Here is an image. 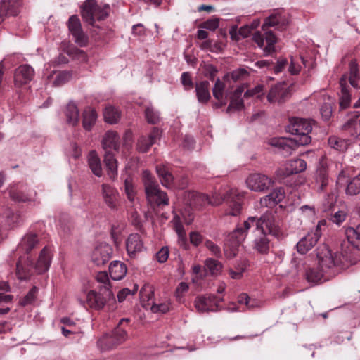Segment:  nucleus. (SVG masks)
<instances>
[{
    "instance_id": "nucleus-21",
    "label": "nucleus",
    "mask_w": 360,
    "mask_h": 360,
    "mask_svg": "<svg viewBox=\"0 0 360 360\" xmlns=\"http://www.w3.org/2000/svg\"><path fill=\"white\" fill-rule=\"evenodd\" d=\"M284 198L285 192L283 188H276L269 195L261 198L260 203L262 206L271 207L282 201Z\"/></svg>"
},
{
    "instance_id": "nucleus-19",
    "label": "nucleus",
    "mask_w": 360,
    "mask_h": 360,
    "mask_svg": "<svg viewBox=\"0 0 360 360\" xmlns=\"http://www.w3.org/2000/svg\"><path fill=\"white\" fill-rule=\"evenodd\" d=\"M101 193L105 204L112 210L116 209L118 201L117 191L110 185L103 184L101 186Z\"/></svg>"
},
{
    "instance_id": "nucleus-25",
    "label": "nucleus",
    "mask_w": 360,
    "mask_h": 360,
    "mask_svg": "<svg viewBox=\"0 0 360 360\" xmlns=\"http://www.w3.org/2000/svg\"><path fill=\"white\" fill-rule=\"evenodd\" d=\"M359 116L358 112H354V118L349 119L347 122L342 125V129L347 130L349 134L354 138L360 139V120H357Z\"/></svg>"
},
{
    "instance_id": "nucleus-59",
    "label": "nucleus",
    "mask_w": 360,
    "mask_h": 360,
    "mask_svg": "<svg viewBox=\"0 0 360 360\" xmlns=\"http://www.w3.org/2000/svg\"><path fill=\"white\" fill-rule=\"evenodd\" d=\"M322 118L325 121H328L332 115V108L330 104H323L320 109Z\"/></svg>"
},
{
    "instance_id": "nucleus-56",
    "label": "nucleus",
    "mask_w": 360,
    "mask_h": 360,
    "mask_svg": "<svg viewBox=\"0 0 360 360\" xmlns=\"http://www.w3.org/2000/svg\"><path fill=\"white\" fill-rule=\"evenodd\" d=\"M335 200L336 197L333 194L329 195L323 203V211H335Z\"/></svg>"
},
{
    "instance_id": "nucleus-38",
    "label": "nucleus",
    "mask_w": 360,
    "mask_h": 360,
    "mask_svg": "<svg viewBox=\"0 0 360 360\" xmlns=\"http://www.w3.org/2000/svg\"><path fill=\"white\" fill-rule=\"evenodd\" d=\"M97 115L95 110L92 109H86L83 112V127L86 131H90L94 125Z\"/></svg>"
},
{
    "instance_id": "nucleus-15",
    "label": "nucleus",
    "mask_w": 360,
    "mask_h": 360,
    "mask_svg": "<svg viewBox=\"0 0 360 360\" xmlns=\"http://www.w3.org/2000/svg\"><path fill=\"white\" fill-rule=\"evenodd\" d=\"M264 32V35L262 34L259 32H256L253 34V40L260 48L264 47L265 40L266 46L264 48V51L268 55L274 51V44L276 42V38L271 31H267L266 30Z\"/></svg>"
},
{
    "instance_id": "nucleus-50",
    "label": "nucleus",
    "mask_w": 360,
    "mask_h": 360,
    "mask_svg": "<svg viewBox=\"0 0 360 360\" xmlns=\"http://www.w3.org/2000/svg\"><path fill=\"white\" fill-rule=\"evenodd\" d=\"M153 146V143L146 136H141L136 143V148L141 153H146Z\"/></svg>"
},
{
    "instance_id": "nucleus-27",
    "label": "nucleus",
    "mask_w": 360,
    "mask_h": 360,
    "mask_svg": "<svg viewBox=\"0 0 360 360\" xmlns=\"http://www.w3.org/2000/svg\"><path fill=\"white\" fill-rule=\"evenodd\" d=\"M195 87L198 101L201 103H207L211 98L209 82L202 81L198 82L195 84Z\"/></svg>"
},
{
    "instance_id": "nucleus-60",
    "label": "nucleus",
    "mask_w": 360,
    "mask_h": 360,
    "mask_svg": "<svg viewBox=\"0 0 360 360\" xmlns=\"http://www.w3.org/2000/svg\"><path fill=\"white\" fill-rule=\"evenodd\" d=\"M188 290V283L185 282H181L176 289V298L181 301V298L183 297L184 294L187 292Z\"/></svg>"
},
{
    "instance_id": "nucleus-61",
    "label": "nucleus",
    "mask_w": 360,
    "mask_h": 360,
    "mask_svg": "<svg viewBox=\"0 0 360 360\" xmlns=\"http://www.w3.org/2000/svg\"><path fill=\"white\" fill-rule=\"evenodd\" d=\"M205 245L208 250L211 251L212 255L217 257H221L220 248L217 245H215L212 241L209 240H206L205 243Z\"/></svg>"
},
{
    "instance_id": "nucleus-40",
    "label": "nucleus",
    "mask_w": 360,
    "mask_h": 360,
    "mask_svg": "<svg viewBox=\"0 0 360 360\" xmlns=\"http://www.w3.org/2000/svg\"><path fill=\"white\" fill-rule=\"evenodd\" d=\"M103 116L105 122L115 124L120 119V112L115 107L108 106L105 108Z\"/></svg>"
},
{
    "instance_id": "nucleus-28",
    "label": "nucleus",
    "mask_w": 360,
    "mask_h": 360,
    "mask_svg": "<svg viewBox=\"0 0 360 360\" xmlns=\"http://www.w3.org/2000/svg\"><path fill=\"white\" fill-rule=\"evenodd\" d=\"M260 235L254 240L253 248L260 254H267L269 251V240L266 232L259 231Z\"/></svg>"
},
{
    "instance_id": "nucleus-55",
    "label": "nucleus",
    "mask_w": 360,
    "mask_h": 360,
    "mask_svg": "<svg viewBox=\"0 0 360 360\" xmlns=\"http://www.w3.org/2000/svg\"><path fill=\"white\" fill-rule=\"evenodd\" d=\"M347 213L343 210L335 211L334 214L331 217V220L333 223L340 225L346 219Z\"/></svg>"
},
{
    "instance_id": "nucleus-14",
    "label": "nucleus",
    "mask_w": 360,
    "mask_h": 360,
    "mask_svg": "<svg viewBox=\"0 0 360 360\" xmlns=\"http://www.w3.org/2000/svg\"><path fill=\"white\" fill-rule=\"evenodd\" d=\"M34 76V69L29 65H20L15 70L14 84L15 86L21 87L32 80Z\"/></svg>"
},
{
    "instance_id": "nucleus-46",
    "label": "nucleus",
    "mask_w": 360,
    "mask_h": 360,
    "mask_svg": "<svg viewBox=\"0 0 360 360\" xmlns=\"http://www.w3.org/2000/svg\"><path fill=\"white\" fill-rule=\"evenodd\" d=\"M145 308H148L150 307L152 313L157 314H165L169 311V303H160L159 304H150V303H148L147 304H143Z\"/></svg>"
},
{
    "instance_id": "nucleus-3",
    "label": "nucleus",
    "mask_w": 360,
    "mask_h": 360,
    "mask_svg": "<svg viewBox=\"0 0 360 360\" xmlns=\"http://www.w3.org/2000/svg\"><path fill=\"white\" fill-rule=\"evenodd\" d=\"M316 124L312 120L294 118L287 127V131L294 135L292 139H281L272 143L284 150L285 155H290L296 146H306L311 143L313 126Z\"/></svg>"
},
{
    "instance_id": "nucleus-47",
    "label": "nucleus",
    "mask_w": 360,
    "mask_h": 360,
    "mask_svg": "<svg viewBox=\"0 0 360 360\" xmlns=\"http://www.w3.org/2000/svg\"><path fill=\"white\" fill-rule=\"evenodd\" d=\"M248 76V72L245 68H238L227 74L225 78L231 77L233 81L238 82L245 79Z\"/></svg>"
},
{
    "instance_id": "nucleus-53",
    "label": "nucleus",
    "mask_w": 360,
    "mask_h": 360,
    "mask_svg": "<svg viewBox=\"0 0 360 360\" xmlns=\"http://www.w3.org/2000/svg\"><path fill=\"white\" fill-rule=\"evenodd\" d=\"M219 19L217 18L209 19L200 25V27L214 31L218 27Z\"/></svg>"
},
{
    "instance_id": "nucleus-9",
    "label": "nucleus",
    "mask_w": 360,
    "mask_h": 360,
    "mask_svg": "<svg viewBox=\"0 0 360 360\" xmlns=\"http://www.w3.org/2000/svg\"><path fill=\"white\" fill-rule=\"evenodd\" d=\"M248 230L243 225V227H237L227 236L225 245L230 248V252L228 254L227 250H225V252L228 257L232 258L236 255V248L245 240Z\"/></svg>"
},
{
    "instance_id": "nucleus-18",
    "label": "nucleus",
    "mask_w": 360,
    "mask_h": 360,
    "mask_svg": "<svg viewBox=\"0 0 360 360\" xmlns=\"http://www.w3.org/2000/svg\"><path fill=\"white\" fill-rule=\"evenodd\" d=\"M320 231L316 230L314 233H309L303 237L297 244V250L300 254H305L311 250L317 243L320 237Z\"/></svg>"
},
{
    "instance_id": "nucleus-22",
    "label": "nucleus",
    "mask_w": 360,
    "mask_h": 360,
    "mask_svg": "<svg viewBox=\"0 0 360 360\" xmlns=\"http://www.w3.org/2000/svg\"><path fill=\"white\" fill-rule=\"evenodd\" d=\"M51 255L48 248L44 247L40 252L35 269L38 274L46 272L51 264Z\"/></svg>"
},
{
    "instance_id": "nucleus-34",
    "label": "nucleus",
    "mask_w": 360,
    "mask_h": 360,
    "mask_svg": "<svg viewBox=\"0 0 360 360\" xmlns=\"http://www.w3.org/2000/svg\"><path fill=\"white\" fill-rule=\"evenodd\" d=\"M315 181L319 186V189L323 190L324 188L328 184L329 179L328 174L327 167L321 165L316 169L315 173Z\"/></svg>"
},
{
    "instance_id": "nucleus-51",
    "label": "nucleus",
    "mask_w": 360,
    "mask_h": 360,
    "mask_svg": "<svg viewBox=\"0 0 360 360\" xmlns=\"http://www.w3.org/2000/svg\"><path fill=\"white\" fill-rule=\"evenodd\" d=\"M138 290V285L135 284L133 290L124 288L120 290L117 293V300L120 302H123L128 295H134Z\"/></svg>"
},
{
    "instance_id": "nucleus-10",
    "label": "nucleus",
    "mask_w": 360,
    "mask_h": 360,
    "mask_svg": "<svg viewBox=\"0 0 360 360\" xmlns=\"http://www.w3.org/2000/svg\"><path fill=\"white\" fill-rule=\"evenodd\" d=\"M68 27L75 38V41L80 46H84L88 41V37L82 29L80 20L77 15H73L70 16L68 22Z\"/></svg>"
},
{
    "instance_id": "nucleus-8",
    "label": "nucleus",
    "mask_w": 360,
    "mask_h": 360,
    "mask_svg": "<svg viewBox=\"0 0 360 360\" xmlns=\"http://www.w3.org/2000/svg\"><path fill=\"white\" fill-rule=\"evenodd\" d=\"M108 5L101 7L95 0H86L81 6V15L83 20L95 26L96 20H103L108 16Z\"/></svg>"
},
{
    "instance_id": "nucleus-33",
    "label": "nucleus",
    "mask_w": 360,
    "mask_h": 360,
    "mask_svg": "<svg viewBox=\"0 0 360 360\" xmlns=\"http://www.w3.org/2000/svg\"><path fill=\"white\" fill-rule=\"evenodd\" d=\"M307 168V163L304 160L296 159L290 162L288 167L285 172H282L283 176H288L293 174H298L304 172Z\"/></svg>"
},
{
    "instance_id": "nucleus-39",
    "label": "nucleus",
    "mask_w": 360,
    "mask_h": 360,
    "mask_svg": "<svg viewBox=\"0 0 360 360\" xmlns=\"http://www.w3.org/2000/svg\"><path fill=\"white\" fill-rule=\"evenodd\" d=\"M65 115L67 117V121L72 125H76L79 122V110L76 105L70 102L68 104Z\"/></svg>"
},
{
    "instance_id": "nucleus-44",
    "label": "nucleus",
    "mask_w": 360,
    "mask_h": 360,
    "mask_svg": "<svg viewBox=\"0 0 360 360\" xmlns=\"http://www.w3.org/2000/svg\"><path fill=\"white\" fill-rule=\"evenodd\" d=\"M329 146L338 150H344L347 148V141L345 139H340L337 136H330L328 139Z\"/></svg>"
},
{
    "instance_id": "nucleus-45",
    "label": "nucleus",
    "mask_w": 360,
    "mask_h": 360,
    "mask_svg": "<svg viewBox=\"0 0 360 360\" xmlns=\"http://www.w3.org/2000/svg\"><path fill=\"white\" fill-rule=\"evenodd\" d=\"M341 94L340 96V106L342 109L346 108L350 103V94L346 86H344L340 82Z\"/></svg>"
},
{
    "instance_id": "nucleus-1",
    "label": "nucleus",
    "mask_w": 360,
    "mask_h": 360,
    "mask_svg": "<svg viewBox=\"0 0 360 360\" xmlns=\"http://www.w3.org/2000/svg\"><path fill=\"white\" fill-rule=\"evenodd\" d=\"M316 257L319 260V265L322 269L321 271L315 267L304 266L302 261H300L296 267L300 270V265L304 268V276L308 283L313 285L322 283L328 280V276L324 274H329V276L338 274L344 265L342 262V256L339 252L333 253L326 244H322L316 250Z\"/></svg>"
},
{
    "instance_id": "nucleus-6",
    "label": "nucleus",
    "mask_w": 360,
    "mask_h": 360,
    "mask_svg": "<svg viewBox=\"0 0 360 360\" xmlns=\"http://www.w3.org/2000/svg\"><path fill=\"white\" fill-rule=\"evenodd\" d=\"M143 181L146 198L150 205L162 206L169 204L167 193L160 190L158 182L149 172H143Z\"/></svg>"
},
{
    "instance_id": "nucleus-35",
    "label": "nucleus",
    "mask_w": 360,
    "mask_h": 360,
    "mask_svg": "<svg viewBox=\"0 0 360 360\" xmlns=\"http://www.w3.org/2000/svg\"><path fill=\"white\" fill-rule=\"evenodd\" d=\"M345 193L348 195H356L360 193V173L347 180Z\"/></svg>"
},
{
    "instance_id": "nucleus-26",
    "label": "nucleus",
    "mask_w": 360,
    "mask_h": 360,
    "mask_svg": "<svg viewBox=\"0 0 360 360\" xmlns=\"http://www.w3.org/2000/svg\"><path fill=\"white\" fill-rule=\"evenodd\" d=\"M127 271L126 265L120 261L112 262L109 266V273L111 278L115 281L122 279Z\"/></svg>"
},
{
    "instance_id": "nucleus-24",
    "label": "nucleus",
    "mask_w": 360,
    "mask_h": 360,
    "mask_svg": "<svg viewBox=\"0 0 360 360\" xmlns=\"http://www.w3.org/2000/svg\"><path fill=\"white\" fill-rule=\"evenodd\" d=\"M156 172L163 186L167 188H170L172 187L174 178L171 172L165 165H157Z\"/></svg>"
},
{
    "instance_id": "nucleus-49",
    "label": "nucleus",
    "mask_w": 360,
    "mask_h": 360,
    "mask_svg": "<svg viewBox=\"0 0 360 360\" xmlns=\"http://www.w3.org/2000/svg\"><path fill=\"white\" fill-rule=\"evenodd\" d=\"M224 88V84L218 78L216 80L214 86L212 89V93L214 97L219 101L223 98Z\"/></svg>"
},
{
    "instance_id": "nucleus-37",
    "label": "nucleus",
    "mask_w": 360,
    "mask_h": 360,
    "mask_svg": "<svg viewBox=\"0 0 360 360\" xmlns=\"http://www.w3.org/2000/svg\"><path fill=\"white\" fill-rule=\"evenodd\" d=\"M9 196L12 200L18 202H26L32 200L31 196L28 193L15 186H12L10 188Z\"/></svg>"
},
{
    "instance_id": "nucleus-63",
    "label": "nucleus",
    "mask_w": 360,
    "mask_h": 360,
    "mask_svg": "<svg viewBox=\"0 0 360 360\" xmlns=\"http://www.w3.org/2000/svg\"><path fill=\"white\" fill-rule=\"evenodd\" d=\"M161 131L157 128L153 127L151 132L150 133L148 137H147L150 141L153 144H155L158 140L160 139L161 137Z\"/></svg>"
},
{
    "instance_id": "nucleus-16",
    "label": "nucleus",
    "mask_w": 360,
    "mask_h": 360,
    "mask_svg": "<svg viewBox=\"0 0 360 360\" xmlns=\"http://www.w3.org/2000/svg\"><path fill=\"white\" fill-rule=\"evenodd\" d=\"M21 6V0H1L0 2V23L6 17L18 15Z\"/></svg>"
},
{
    "instance_id": "nucleus-17",
    "label": "nucleus",
    "mask_w": 360,
    "mask_h": 360,
    "mask_svg": "<svg viewBox=\"0 0 360 360\" xmlns=\"http://www.w3.org/2000/svg\"><path fill=\"white\" fill-rule=\"evenodd\" d=\"M216 297L212 295H204L196 297L195 307L200 313L214 311L217 309Z\"/></svg>"
},
{
    "instance_id": "nucleus-31",
    "label": "nucleus",
    "mask_w": 360,
    "mask_h": 360,
    "mask_svg": "<svg viewBox=\"0 0 360 360\" xmlns=\"http://www.w3.org/2000/svg\"><path fill=\"white\" fill-rule=\"evenodd\" d=\"M88 163L94 175L98 177L102 176L103 172L101 162L96 151L92 150L89 153Z\"/></svg>"
},
{
    "instance_id": "nucleus-23",
    "label": "nucleus",
    "mask_w": 360,
    "mask_h": 360,
    "mask_svg": "<svg viewBox=\"0 0 360 360\" xmlns=\"http://www.w3.org/2000/svg\"><path fill=\"white\" fill-rule=\"evenodd\" d=\"M126 246L128 254L133 256L143 250V243L138 233H133L128 237Z\"/></svg>"
},
{
    "instance_id": "nucleus-11",
    "label": "nucleus",
    "mask_w": 360,
    "mask_h": 360,
    "mask_svg": "<svg viewBox=\"0 0 360 360\" xmlns=\"http://www.w3.org/2000/svg\"><path fill=\"white\" fill-rule=\"evenodd\" d=\"M248 187L254 191H263L272 186L271 179L264 174H252L246 179Z\"/></svg>"
},
{
    "instance_id": "nucleus-20",
    "label": "nucleus",
    "mask_w": 360,
    "mask_h": 360,
    "mask_svg": "<svg viewBox=\"0 0 360 360\" xmlns=\"http://www.w3.org/2000/svg\"><path fill=\"white\" fill-rule=\"evenodd\" d=\"M39 243L38 235L32 231L27 233L18 245V248L26 253H29L35 248Z\"/></svg>"
},
{
    "instance_id": "nucleus-5",
    "label": "nucleus",
    "mask_w": 360,
    "mask_h": 360,
    "mask_svg": "<svg viewBox=\"0 0 360 360\" xmlns=\"http://www.w3.org/2000/svg\"><path fill=\"white\" fill-rule=\"evenodd\" d=\"M129 322V318L122 319L117 326L110 333H105L97 340V347L101 352H106L116 349L124 342L127 338V332L122 326Z\"/></svg>"
},
{
    "instance_id": "nucleus-42",
    "label": "nucleus",
    "mask_w": 360,
    "mask_h": 360,
    "mask_svg": "<svg viewBox=\"0 0 360 360\" xmlns=\"http://www.w3.org/2000/svg\"><path fill=\"white\" fill-rule=\"evenodd\" d=\"M39 289L36 286H33L29 292L19 300V304L22 307H26L33 304L38 294Z\"/></svg>"
},
{
    "instance_id": "nucleus-62",
    "label": "nucleus",
    "mask_w": 360,
    "mask_h": 360,
    "mask_svg": "<svg viewBox=\"0 0 360 360\" xmlns=\"http://www.w3.org/2000/svg\"><path fill=\"white\" fill-rule=\"evenodd\" d=\"M169 256V250L167 247L162 248L156 254V257L160 263H164L167 261Z\"/></svg>"
},
{
    "instance_id": "nucleus-36",
    "label": "nucleus",
    "mask_w": 360,
    "mask_h": 360,
    "mask_svg": "<svg viewBox=\"0 0 360 360\" xmlns=\"http://www.w3.org/2000/svg\"><path fill=\"white\" fill-rule=\"evenodd\" d=\"M222 270V264L220 262L212 258H208L205 261L204 271L210 272L212 276L219 275Z\"/></svg>"
},
{
    "instance_id": "nucleus-7",
    "label": "nucleus",
    "mask_w": 360,
    "mask_h": 360,
    "mask_svg": "<svg viewBox=\"0 0 360 360\" xmlns=\"http://www.w3.org/2000/svg\"><path fill=\"white\" fill-rule=\"evenodd\" d=\"M244 226L246 229H250L251 226H255L258 231H268L269 234L277 236L279 235L280 229L276 216L271 212H266L259 218L256 217H250L244 221Z\"/></svg>"
},
{
    "instance_id": "nucleus-4",
    "label": "nucleus",
    "mask_w": 360,
    "mask_h": 360,
    "mask_svg": "<svg viewBox=\"0 0 360 360\" xmlns=\"http://www.w3.org/2000/svg\"><path fill=\"white\" fill-rule=\"evenodd\" d=\"M102 147L105 151L104 163L108 169V174L114 179L117 174V160L115 158V152L120 148V137L115 131H108L102 140Z\"/></svg>"
},
{
    "instance_id": "nucleus-41",
    "label": "nucleus",
    "mask_w": 360,
    "mask_h": 360,
    "mask_svg": "<svg viewBox=\"0 0 360 360\" xmlns=\"http://www.w3.org/2000/svg\"><path fill=\"white\" fill-rule=\"evenodd\" d=\"M96 278L98 283L103 284V286L101 288V290L103 289L105 290L104 293L109 297L112 295L108 274L105 271L98 272Z\"/></svg>"
},
{
    "instance_id": "nucleus-13",
    "label": "nucleus",
    "mask_w": 360,
    "mask_h": 360,
    "mask_svg": "<svg viewBox=\"0 0 360 360\" xmlns=\"http://www.w3.org/2000/svg\"><path fill=\"white\" fill-rule=\"evenodd\" d=\"M290 96V87L285 83H279L272 86L267 95V100L270 103L278 101L283 103Z\"/></svg>"
},
{
    "instance_id": "nucleus-32",
    "label": "nucleus",
    "mask_w": 360,
    "mask_h": 360,
    "mask_svg": "<svg viewBox=\"0 0 360 360\" xmlns=\"http://www.w3.org/2000/svg\"><path fill=\"white\" fill-rule=\"evenodd\" d=\"M280 24L285 25V19L282 17L281 11L278 10L265 18L262 29L263 31H266L269 27H274Z\"/></svg>"
},
{
    "instance_id": "nucleus-43",
    "label": "nucleus",
    "mask_w": 360,
    "mask_h": 360,
    "mask_svg": "<svg viewBox=\"0 0 360 360\" xmlns=\"http://www.w3.org/2000/svg\"><path fill=\"white\" fill-rule=\"evenodd\" d=\"M359 78V76L358 65L356 63V61L352 60L349 63V81L352 86L356 87L358 86Z\"/></svg>"
},
{
    "instance_id": "nucleus-54",
    "label": "nucleus",
    "mask_w": 360,
    "mask_h": 360,
    "mask_svg": "<svg viewBox=\"0 0 360 360\" xmlns=\"http://www.w3.org/2000/svg\"><path fill=\"white\" fill-rule=\"evenodd\" d=\"M244 107L243 101L240 99V97H231V102L229 105L228 106L226 111L229 112L232 109L234 110H240Z\"/></svg>"
},
{
    "instance_id": "nucleus-29",
    "label": "nucleus",
    "mask_w": 360,
    "mask_h": 360,
    "mask_svg": "<svg viewBox=\"0 0 360 360\" xmlns=\"http://www.w3.org/2000/svg\"><path fill=\"white\" fill-rule=\"evenodd\" d=\"M105 302L101 295L94 290L89 291L86 295V304L90 308L100 309L103 307Z\"/></svg>"
},
{
    "instance_id": "nucleus-64",
    "label": "nucleus",
    "mask_w": 360,
    "mask_h": 360,
    "mask_svg": "<svg viewBox=\"0 0 360 360\" xmlns=\"http://www.w3.org/2000/svg\"><path fill=\"white\" fill-rule=\"evenodd\" d=\"M190 241L195 246H198L202 241V236L197 231H193L190 233Z\"/></svg>"
},
{
    "instance_id": "nucleus-52",
    "label": "nucleus",
    "mask_w": 360,
    "mask_h": 360,
    "mask_svg": "<svg viewBox=\"0 0 360 360\" xmlns=\"http://www.w3.org/2000/svg\"><path fill=\"white\" fill-rule=\"evenodd\" d=\"M71 77V74L69 72H59L54 81H53V84L54 86H60L63 84H65V82H67Z\"/></svg>"
},
{
    "instance_id": "nucleus-30",
    "label": "nucleus",
    "mask_w": 360,
    "mask_h": 360,
    "mask_svg": "<svg viewBox=\"0 0 360 360\" xmlns=\"http://www.w3.org/2000/svg\"><path fill=\"white\" fill-rule=\"evenodd\" d=\"M345 235L348 243L354 248L360 250V225L356 228H347Z\"/></svg>"
},
{
    "instance_id": "nucleus-57",
    "label": "nucleus",
    "mask_w": 360,
    "mask_h": 360,
    "mask_svg": "<svg viewBox=\"0 0 360 360\" xmlns=\"http://www.w3.org/2000/svg\"><path fill=\"white\" fill-rule=\"evenodd\" d=\"M181 80L185 89L188 90L193 87V83L192 82L191 75L188 72L182 73Z\"/></svg>"
},
{
    "instance_id": "nucleus-2",
    "label": "nucleus",
    "mask_w": 360,
    "mask_h": 360,
    "mask_svg": "<svg viewBox=\"0 0 360 360\" xmlns=\"http://www.w3.org/2000/svg\"><path fill=\"white\" fill-rule=\"evenodd\" d=\"M243 196L235 189H230L224 194L221 200L218 202L211 201L207 195L195 191H186L184 195V202L186 207L185 212L188 214V218L186 219V224H189L193 220L191 216L192 210H200L206 205L210 204L217 205L222 202H226L229 207V214L237 216L241 210V202Z\"/></svg>"
},
{
    "instance_id": "nucleus-58",
    "label": "nucleus",
    "mask_w": 360,
    "mask_h": 360,
    "mask_svg": "<svg viewBox=\"0 0 360 360\" xmlns=\"http://www.w3.org/2000/svg\"><path fill=\"white\" fill-rule=\"evenodd\" d=\"M67 53L75 58L77 54H81L82 55V61H85L86 59V55L84 51L81 50L75 46H70L68 48Z\"/></svg>"
},
{
    "instance_id": "nucleus-48",
    "label": "nucleus",
    "mask_w": 360,
    "mask_h": 360,
    "mask_svg": "<svg viewBox=\"0 0 360 360\" xmlns=\"http://www.w3.org/2000/svg\"><path fill=\"white\" fill-rule=\"evenodd\" d=\"M145 116L148 123L155 124L160 120L159 113L152 107H147L145 110Z\"/></svg>"
},
{
    "instance_id": "nucleus-12",
    "label": "nucleus",
    "mask_w": 360,
    "mask_h": 360,
    "mask_svg": "<svg viewBox=\"0 0 360 360\" xmlns=\"http://www.w3.org/2000/svg\"><path fill=\"white\" fill-rule=\"evenodd\" d=\"M112 254V249L111 246L103 243L94 248L91 254V259L96 265L102 266L110 260Z\"/></svg>"
}]
</instances>
